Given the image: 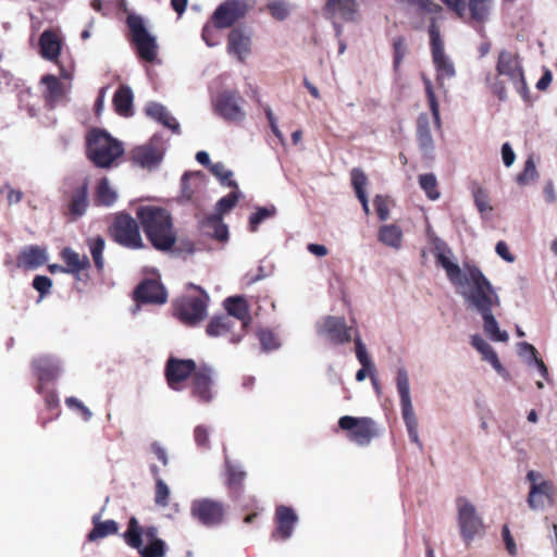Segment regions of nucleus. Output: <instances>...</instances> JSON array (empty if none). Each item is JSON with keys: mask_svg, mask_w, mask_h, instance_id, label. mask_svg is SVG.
Returning a JSON list of instances; mask_svg holds the SVG:
<instances>
[{"mask_svg": "<svg viewBox=\"0 0 557 557\" xmlns=\"http://www.w3.org/2000/svg\"><path fill=\"white\" fill-rule=\"evenodd\" d=\"M259 338H260L262 348L265 351L276 349L281 345L278 337L270 330L260 331Z\"/></svg>", "mask_w": 557, "mask_h": 557, "instance_id": "56", "label": "nucleus"}, {"mask_svg": "<svg viewBox=\"0 0 557 557\" xmlns=\"http://www.w3.org/2000/svg\"><path fill=\"white\" fill-rule=\"evenodd\" d=\"M472 197L474 205L481 215H485L486 213H491L493 211V206L491 205L488 194L483 187H473Z\"/></svg>", "mask_w": 557, "mask_h": 557, "instance_id": "47", "label": "nucleus"}, {"mask_svg": "<svg viewBox=\"0 0 557 557\" xmlns=\"http://www.w3.org/2000/svg\"><path fill=\"white\" fill-rule=\"evenodd\" d=\"M276 531L275 536L282 540L288 539L298 521V517L294 509L287 506H278L275 513Z\"/></svg>", "mask_w": 557, "mask_h": 557, "instance_id": "27", "label": "nucleus"}, {"mask_svg": "<svg viewBox=\"0 0 557 557\" xmlns=\"http://www.w3.org/2000/svg\"><path fill=\"white\" fill-rule=\"evenodd\" d=\"M355 345H356V357L363 368H374V364L371 360V357L367 350L366 345L361 341L360 337L355 338Z\"/></svg>", "mask_w": 557, "mask_h": 557, "instance_id": "55", "label": "nucleus"}, {"mask_svg": "<svg viewBox=\"0 0 557 557\" xmlns=\"http://www.w3.org/2000/svg\"><path fill=\"white\" fill-rule=\"evenodd\" d=\"M34 364L40 382L55 379L61 370L58 360L49 356L39 357L35 360Z\"/></svg>", "mask_w": 557, "mask_h": 557, "instance_id": "33", "label": "nucleus"}, {"mask_svg": "<svg viewBox=\"0 0 557 557\" xmlns=\"http://www.w3.org/2000/svg\"><path fill=\"white\" fill-rule=\"evenodd\" d=\"M377 240L393 250H400L404 244L403 228L395 223L383 224L377 230Z\"/></svg>", "mask_w": 557, "mask_h": 557, "instance_id": "29", "label": "nucleus"}, {"mask_svg": "<svg viewBox=\"0 0 557 557\" xmlns=\"http://www.w3.org/2000/svg\"><path fill=\"white\" fill-rule=\"evenodd\" d=\"M242 197V193L238 187L234 188V190L227 196L221 198L215 206V213L213 215H219L222 218L225 213L230 212L236 205V202Z\"/></svg>", "mask_w": 557, "mask_h": 557, "instance_id": "48", "label": "nucleus"}, {"mask_svg": "<svg viewBox=\"0 0 557 557\" xmlns=\"http://www.w3.org/2000/svg\"><path fill=\"white\" fill-rule=\"evenodd\" d=\"M88 185L84 183L74 194L71 202V211L73 214L82 215L88 205L87 200Z\"/></svg>", "mask_w": 557, "mask_h": 557, "instance_id": "49", "label": "nucleus"}, {"mask_svg": "<svg viewBox=\"0 0 557 557\" xmlns=\"http://www.w3.org/2000/svg\"><path fill=\"white\" fill-rule=\"evenodd\" d=\"M248 10L247 0H225L215 9L211 21L216 28H228L244 18Z\"/></svg>", "mask_w": 557, "mask_h": 557, "instance_id": "12", "label": "nucleus"}, {"mask_svg": "<svg viewBox=\"0 0 557 557\" xmlns=\"http://www.w3.org/2000/svg\"><path fill=\"white\" fill-rule=\"evenodd\" d=\"M433 255L436 263L444 269L447 280L455 287L457 294L463 298L466 305L481 313L486 336L493 342L506 343L509 335L499 329L498 322L492 313V308L500 304L499 296L480 268L471 262H463L462 265H459L453 251L441 242L435 244Z\"/></svg>", "mask_w": 557, "mask_h": 557, "instance_id": "1", "label": "nucleus"}, {"mask_svg": "<svg viewBox=\"0 0 557 557\" xmlns=\"http://www.w3.org/2000/svg\"><path fill=\"white\" fill-rule=\"evenodd\" d=\"M208 295L187 296L175 305L177 317L187 324H195L207 315Z\"/></svg>", "mask_w": 557, "mask_h": 557, "instance_id": "14", "label": "nucleus"}, {"mask_svg": "<svg viewBox=\"0 0 557 557\" xmlns=\"http://www.w3.org/2000/svg\"><path fill=\"white\" fill-rule=\"evenodd\" d=\"M202 227L205 232L212 237L224 242L228 238V230L225 223H223L222 218L219 215H210L208 216L203 223Z\"/></svg>", "mask_w": 557, "mask_h": 557, "instance_id": "37", "label": "nucleus"}, {"mask_svg": "<svg viewBox=\"0 0 557 557\" xmlns=\"http://www.w3.org/2000/svg\"><path fill=\"white\" fill-rule=\"evenodd\" d=\"M124 153L123 145L103 129L87 135V156L98 168H110Z\"/></svg>", "mask_w": 557, "mask_h": 557, "instance_id": "4", "label": "nucleus"}, {"mask_svg": "<svg viewBox=\"0 0 557 557\" xmlns=\"http://www.w3.org/2000/svg\"><path fill=\"white\" fill-rule=\"evenodd\" d=\"M268 9H269L271 15L278 21L285 20L289 15V12H290L289 5L286 2L281 1V0L271 1L268 4Z\"/></svg>", "mask_w": 557, "mask_h": 557, "instance_id": "53", "label": "nucleus"}, {"mask_svg": "<svg viewBox=\"0 0 557 557\" xmlns=\"http://www.w3.org/2000/svg\"><path fill=\"white\" fill-rule=\"evenodd\" d=\"M196 371V364L191 359L170 358L165 369L169 386L175 391L182 389L185 380Z\"/></svg>", "mask_w": 557, "mask_h": 557, "instance_id": "17", "label": "nucleus"}, {"mask_svg": "<svg viewBox=\"0 0 557 557\" xmlns=\"http://www.w3.org/2000/svg\"><path fill=\"white\" fill-rule=\"evenodd\" d=\"M117 530V523L114 520L100 521L98 517H95L94 529L88 534V539L89 541H96L110 534H114Z\"/></svg>", "mask_w": 557, "mask_h": 557, "instance_id": "42", "label": "nucleus"}, {"mask_svg": "<svg viewBox=\"0 0 557 557\" xmlns=\"http://www.w3.org/2000/svg\"><path fill=\"white\" fill-rule=\"evenodd\" d=\"M206 332L210 337H225L232 343L239 342L244 335L234 320L225 314L212 318Z\"/></svg>", "mask_w": 557, "mask_h": 557, "instance_id": "19", "label": "nucleus"}, {"mask_svg": "<svg viewBox=\"0 0 557 557\" xmlns=\"http://www.w3.org/2000/svg\"><path fill=\"white\" fill-rule=\"evenodd\" d=\"M529 483L527 504L533 511H543L555 503V486L553 481L536 470H529L525 474Z\"/></svg>", "mask_w": 557, "mask_h": 557, "instance_id": "6", "label": "nucleus"}, {"mask_svg": "<svg viewBox=\"0 0 557 557\" xmlns=\"http://www.w3.org/2000/svg\"><path fill=\"white\" fill-rule=\"evenodd\" d=\"M495 251L499 258L508 263H513L516 261V257L511 253L509 246L504 240H499L496 244Z\"/></svg>", "mask_w": 557, "mask_h": 557, "instance_id": "63", "label": "nucleus"}, {"mask_svg": "<svg viewBox=\"0 0 557 557\" xmlns=\"http://www.w3.org/2000/svg\"><path fill=\"white\" fill-rule=\"evenodd\" d=\"M401 416L406 424L410 440L413 443H416L419 447H421V442L418 433V421L416 418L414 410L404 411L401 412Z\"/></svg>", "mask_w": 557, "mask_h": 557, "instance_id": "50", "label": "nucleus"}, {"mask_svg": "<svg viewBox=\"0 0 557 557\" xmlns=\"http://www.w3.org/2000/svg\"><path fill=\"white\" fill-rule=\"evenodd\" d=\"M451 11H454L460 18L468 17V8L466 0H442Z\"/></svg>", "mask_w": 557, "mask_h": 557, "instance_id": "60", "label": "nucleus"}, {"mask_svg": "<svg viewBox=\"0 0 557 557\" xmlns=\"http://www.w3.org/2000/svg\"><path fill=\"white\" fill-rule=\"evenodd\" d=\"M317 334L333 345H344L351 341V327L344 317L324 315L315 323Z\"/></svg>", "mask_w": 557, "mask_h": 557, "instance_id": "11", "label": "nucleus"}, {"mask_svg": "<svg viewBox=\"0 0 557 557\" xmlns=\"http://www.w3.org/2000/svg\"><path fill=\"white\" fill-rule=\"evenodd\" d=\"M496 71L498 76L504 79L492 83L490 86L499 100L505 101L508 99L505 82L512 86L523 101L530 100V91L525 82L523 67L516 53L507 50L502 51L498 55Z\"/></svg>", "mask_w": 557, "mask_h": 557, "instance_id": "3", "label": "nucleus"}, {"mask_svg": "<svg viewBox=\"0 0 557 557\" xmlns=\"http://www.w3.org/2000/svg\"><path fill=\"white\" fill-rule=\"evenodd\" d=\"M194 440L198 447L208 449L210 447V430L205 425L196 426Z\"/></svg>", "mask_w": 557, "mask_h": 557, "instance_id": "57", "label": "nucleus"}, {"mask_svg": "<svg viewBox=\"0 0 557 557\" xmlns=\"http://www.w3.org/2000/svg\"><path fill=\"white\" fill-rule=\"evenodd\" d=\"M240 97L235 91H223L214 101L215 111L226 120L239 121L244 112L239 107Z\"/></svg>", "mask_w": 557, "mask_h": 557, "instance_id": "22", "label": "nucleus"}, {"mask_svg": "<svg viewBox=\"0 0 557 557\" xmlns=\"http://www.w3.org/2000/svg\"><path fill=\"white\" fill-rule=\"evenodd\" d=\"M65 404L70 408L78 409L82 412L83 419L85 421H89L91 419V417H92L91 411L77 398L69 397V398H66Z\"/></svg>", "mask_w": 557, "mask_h": 557, "instance_id": "64", "label": "nucleus"}, {"mask_svg": "<svg viewBox=\"0 0 557 557\" xmlns=\"http://www.w3.org/2000/svg\"><path fill=\"white\" fill-rule=\"evenodd\" d=\"M133 91L129 87L122 86L114 95L113 103L120 115L128 116L133 111Z\"/></svg>", "mask_w": 557, "mask_h": 557, "instance_id": "35", "label": "nucleus"}, {"mask_svg": "<svg viewBox=\"0 0 557 557\" xmlns=\"http://www.w3.org/2000/svg\"><path fill=\"white\" fill-rule=\"evenodd\" d=\"M471 346L480 354L481 360L491 364L494 371L502 377L508 380L509 373L502 364L497 352L481 335L473 334L470 337Z\"/></svg>", "mask_w": 557, "mask_h": 557, "instance_id": "21", "label": "nucleus"}, {"mask_svg": "<svg viewBox=\"0 0 557 557\" xmlns=\"http://www.w3.org/2000/svg\"><path fill=\"white\" fill-rule=\"evenodd\" d=\"M48 261L46 249L38 246L25 248L18 256L17 264L25 269H36Z\"/></svg>", "mask_w": 557, "mask_h": 557, "instance_id": "32", "label": "nucleus"}, {"mask_svg": "<svg viewBox=\"0 0 557 557\" xmlns=\"http://www.w3.org/2000/svg\"><path fill=\"white\" fill-rule=\"evenodd\" d=\"M40 55L49 61H55L61 52V39L53 30H45L39 38Z\"/></svg>", "mask_w": 557, "mask_h": 557, "instance_id": "30", "label": "nucleus"}, {"mask_svg": "<svg viewBox=\"0 0 557 557\" xmlns=\"http://www.w3.org/2000/svg\"><path fill=\"white\" fill-rule=\"evenodd\" d=\"M374 207L376 214L381 221H386L391 218V207L393 200L387 196L377 195L374 198Z\"/></svg>", "mask_w": 557, "mask_h": 557, "instance_id": "51", "label": "nucleus"}, {"mask_svg": "<svg viewBox=\"0 0 557 557\" xmlns=\"http://www.w3.org/2000/svg\"><path fill=\"white\" fill-rule=\"evenodd\" d=\"M136 298L144 302L164 304L166 301V292L157 281L149 280L140 284L136 292Z\"/></svg>", "mask_w": 557, "mask_h": 557, "instance_id": "28", "label": "nucleus"}, {"mask_svg": "<svg viewBox=\"0 0 557 557\" xmlns=\"http://www.w3.org/2000/svg\"><path fill=\"white\" fill-rule=\"evenodd\" d=\"M422 81L425 88L426 98L429 101V106L434 119V122L437 127L441 126V116H440V104L436 100L435 91L433 88V84L429 77H426L424 74H422Z\"/></svg>", "mask_w": 557, "mask_h": 557, "instance_id": "45", "label": "nucleus"}, {"mask_svg": "<svg viewBox=\"0 0 557 557\" xmlns=\"http://www.w3.org/2000/svg\"><path fill=\"white\" fill-rule=\"evenodd\" d=\"M421 189L425 193L426 197L435 201L440 199L441 193L437 189V178L433 173L421 174L418 177Z\"/></svg>", "mask_w": 557, "mask_h": 557, "instance_id": "43", "label": "nucleus"}, {"mask_svg": "<svg viewBox=\"0 0 557 557\" xmlns=\"http://www.w3.org/2000/svg\"><path fill=\"white\" fill-rule=\"evenodd\" d=\"M191 393L199 401L208 403L214 396L213 371L208 368H199L193 375Z\"/></svg>", "mask_w": 557, "mask_h": 557, "instance_id": "20", "label": "nucleus"}, {"mask_svg": "<svg viewBox=\"0 0 557 557\" xmlns=\"http://www.w3.org/2000/svg\"><path fill=\"white\" fill-rule=\"evenodd\" d=\"M62 259L66 263V270H64L65 273H79L89 264V260L86 256H79L71 248H64L62 250Z\"/></svg>", "mask_w": 557, "mask_h": 557, "instance_id": "36", "label": "nucleus"}, {"mask_svg": "<svg viewBox=\"0 0 557 557\" xmlns=\"http://www.w3.org/2000/svg\"><path fill=\"white\" fill-rule=\"evenodd\" d=\"M42 95L47 102L54 106L61 102L70 90V86L65 85L54 75H45L40 81Z\"/></svg>", "mask_w": 557, "mask_h": 557, "instance_id": "24", "label": "nucleus"}, {"mask_svg": "<svg viewBox=\"0 0 557 557\" xmlns=\"http://www.w3.org/2000/svg\"><path fill=\"white\" fill-rule=\"evenodd\" d=\"M191 516L200 523L211 527L219 524L224 517L223 505L210 498L195 499L190 506Z\"/></svg>", "mask_w": 557, "mask_h": 557, "instance_id": "16", "label": "nucleus"}, {"mask_svg": "<svg viewBox=\"0 0 557 557\" xmlns=\"http://www.w3.org/2000/svg\"><path fill=\"white\" fill-rule=\"evenodd\" d=\"M357 11L356 0H327L324 7L325 15L339 22L355 21Z\"/></svg>", "mask_w": 557, "mask_h": 557, "instance_id": "23", "label": "nucleus"}, {"mask_svg": "<svg viewBox=\"0 0 557 557\" xmlns=\"http://www.w3.org/2000/svg\"><path fill=\"white\" fill-rule=\"evenodd\" d=\"M157 534L156 527L143 530L137 519L133 517L123 537L128 546L138 549L141 557H164L165 543Z\"/></svg>", "mask_w": 557, "mask_h": 557, "instance_id": "5", "label": "nucleus"}, {"mask_svg": "<svg viewBox=\"0 0 557 557\" xmlns=\"http://www.w3.org/2000/svg\"><path fill=\"white\" fill-rule=\"evenodd\" d=\"M127 25L139 57L147 62H153L158 55L157 37L148 30L138 15H128Z\"/></svg>", "mask_w": 557, "mask_h": 557, "instance_id": "9", "label": "nucleus"}, {"mask_svg": "<svg viewBox=\"0 0 557 557\" xmlns=\"http://www.w3.org/2000/svg\"><path fill=\"white\" fill-rule=\"evenodd\" d=\"M517 351L520 359L530 370L536 371L542 379L548 380L547 367L543 360L539 358V352L533 345L521 342L517 345Z\"/></svg>", "mask_w": 557, "mask_h": 557, "instance_id": "25", "label": "nucleus"}, {"mask_svg": "<svg viewBox=\"0 0 557 557\" xmlns=\"http://www.w3.org/2000/svg\"><path fill=\"white\" fill-rule=\"evenodd\" d=\"M226 471H227V483L235 485L240 483L245 478V472L239 469L236 465L226 459Z\"/></svg>", "mask_w": 557, "mask_h": 557, "instance_id": "59", "label": "nucleus"}, {"mask_svg": "<svg viewBox=\"0 0 557 557\" xmlns=\"http://www.w3.org/2000/svg\"><path fill=\"white\" fill-rule=\"evenodd\" d=\"M493 0H469L468 16L478 22H483L487 18Z\"/></svg>", "mask_w": 557, "mask_h": 557, "instance_id": "41", "label": "nucleus"}, {"mask_svg": "<svg viewBox=\"0 0 557 557\" xmlns=\"http://www.w3.org/2000/svg\"><path fill=\"white\" fill-rule=\"evenodd\" d=\"M164 150L161 138L153 137L149 143L133 150V159L140 166L152 169L161 162Z\"/></svg>", "mask_w": 557, "mask_h": 557, "instance_id": "18", "label": "nucleus"}, {"mask_svg": "<svg viewBox=\"0 0 557 557\" xmlns=\"http://www.w3.org/2000/svg\"><path fill=\"white\" fill-rule=\"evenodd\" d=\"M351 184L357 196L364 195L368 178L360 169H352L350 173Z\"/></svg>", "mask_w": 557, "mask_h": 557, "instance_id": "54", "label": "nucleus"}, {"mask_svg": "<svg viewBox=\"0 0 557 557\" xmlns=\"http://www.w3.org/2000/svg\"><path fill=\"white\" fill-rule=\"evenodd\" d=\"M457 527L463 542L469 545L484 529L483 520L479 516L475 506L466 497H459L456 502Z\"/></svg>", "mask_w": 557, "mask_h": 557, "instance_id": "8", "label": "nucleus"}, {"mask_svg": "<svg viewBox=\"0 0 557 557\" xmlns=\"http://www.w3.org/2000/svg\"><path fill=\"white\" fill-rule=\"evenodd\" d=\"M227 52L239 62H245L252 52V30L247 26L233 28L227 37Z\"/></svg>", "mask_w": 557, "mask_h": 557, "instance_id": "15", "label": "nucleus"}, {"mask_svg": "<svg viewBox=\"0 0 557 557\" xmlns=\"http://www.w3.org/2000/svg\"><path fill=\"white\" fill-rule=\"evenodd\" d=\"M224 308L227 311L225 315L231 317L240 329L245 332L250 322L248 306L243 297H230L224 301Z\"/></svg>", "mask_w": 557, "mask_h": 557, "instance_id": "26", "label": "nucleus"}, {"mask_svg": "<svg viewBox=\"0 0 557 557\" xmlns=\"http://www.w3.org/2000/svg\"><path fill=\"white\" fill-rule=\"evenodd\" d=\"M210 172L219 180L223 186L237 188L236 181L233 180V172L228 170L223 162L211 164Z\"/></svg>", "mask_w": 557, "mask_h": 557, "instance_id": "46", "label": "nucleus"}, {"mask_svg": "<svg viewBox=\"0 0 557 557\" xmlns=\"http://www.w3.org/2000/svg\"><path fill=\"white\" fill-rule=\"evenodd\" d=\"M114 239L128 248H141L143 239L139 233L137 222L127 214H119L112 226Z\"/></svg>", "mask_w": 557, "mask_h": 557, "instance_id": "13", "label": "nucleus"}, {"mask_svg": "<svg viewBox=\"0 0 557 557\" xmlns=\"http://www.w3.org/2000/svg\"><path fill=\"white\" fill-rule=\"evenodd\" d=\"M90 253L98 269L103 268L102 252L104 249V240L101 237L91 238L88 242Z\"/></svg>", "mask_w": 557, "mask_h": 557, "instance_id": "52", "label": "nucleus"}, {"mask_svg": "<svg viewBox=\"0 0 557 557\" xmlns=\"http://www.w3.org/2000/svg\"><path fill=\"white\" fill-rule=\"evenodd\" d=\"M431 40L432 62L436 72V82L440 88H445L444 83L456 75L455 64L445 52L444 42L441 38L440 27L433 21L429 27Z\"/></svg>", "mask_w": 557, "mask_h": 557, "instance_id": "7", "label": "nucleus"}, {"mask_svg": "<svg viewBox=\"0 0 557 557\" xmlns=\"http://www.w3.org/2000/svg\"><path fill=\"white\" fill-rule=\"evenodd\" d=\"M418 140L420 148L424 152H432L434 149V140L429 127V117L426 114H421L418 120Z\"/></svg>", "mask_w": 557, "mask_h": 557, "instance_id": "39", "label": "nucleus"}, {"mask_svg": "<svg viewBox=\"0 0 557 557\" xmlns=\"http://www.w3.org/2000/svg\"><path fill=\"white\" fill-rule=\"evenodd\" d=\"M34 288L40 293L41 298L50 293L52 282L48 276L38 275L33 281Z\"/></svg>", "mask_w": 557, "mask_h": 557, "instance_id": "61", "label": "nucleus"}, {"mask_svg": "<svg viewBox=\"0 0 557 557\" xmlns=\"http://www.w3.org/2000/svg\"><path fill=\"white\" fill-rule=\"evenodd\" d=\"M540 177L536 162L533 156H529L524 161L523 170L516 176V183L525 187L537 182Z\"/></svg>", "mask_w": 557, "mask_h": 557, "instance_id": "38", "label": "nucleus"}, {"mask_svg": "<svg viewBox=\"0 0 557 557\" xmlns=\"http://www.w3.org/2000/svg\"><path fill=\"white\" fill-rule=\"evenodd\" d=\"M146 113L151 119L158 121L165 127L171 128L174 132H177L180 128V124L175 117H173L166 108L158 102H150L146 107Z\"/></svg>", "mask_w": 557, "mask_h": 557, "instance_id": "34", "label": "nucleus"}, {"mask_svg": "<svg viewBox=\"0 0 557 557\" xmlns=\"http://www.w3.org/2000/svg\"><path fill=\"white\" fill-rule=\"evenodd\" d=\"M170 488L161 479L157 480L156 485V504L161 507L169 505Z\"/></svg>", "mask_w": 557, "mask_h": 557, "instance_id": "58", "label": "nucleus"}, {"mask_svg": "<svg viewBox=\"0 0 557 557\" xmlns=\"http://www.w3.org/2000/svg\"><path fill=\"white\" fill-rule=\"evenodd\" d=\"M396 388L399 395L401 412L414 410L411 400L409 374L404 367L397 369Z\"/></svg>", "mask_w": 557, "mask_h": 557, "instance_id": "31", "label": "nucleus"}, {"mask_svg": "<svg viewBox=\"0 0 557 557\" xmlns=\"http://www.w3.org/2000/svg\"><path fill=\"white\" fill-rule=\"evenodd\" d=\"M136 215L154 248L159 250L172 248L176 237L171 215L166 210L154 206H143L137 209Z\"/></svg>", "mask_w": 557, "mask_h": 557, "instance_id": "2", "label": "nucleus"}, {"mask_svg": "<svg viewBox=\"0 0 557 557\" xmlns=\"http://www.w3.org/2000/svg\"><path fill=\"white\" fill-rule=\"evenodd\" d=\"M338 426L347 432V438L359 446H367L377 436L376 424L368 417L344 416Z\"/></svg>", "mask_w": 557, "mask_h": 557, "instance_id": "10", "label": "nucleus"}, {"mask_svg": "<svg viewBox=\"0 0 557 557\" xmlns=\"http://www.w3.org/2000/svg\"><path fill=\"white\" fill-rule=\"evenodd\" d=\"M265 115L269 121L272 133L280 140V143L284 145L285 137H284L283 133L281 132V129L278 128L277 119L274 115V113L270 107L265 108Z\"/></svg>", "mask_w": 557, "mask_h": 557, "instance_id": "62", "label": "nucleus"}, {"mask_svg": "<svg viewBox=\"0 0 557 557\" xmlns=\"http://www.w3.org/2000/svg\"><path fill=\"white\" fill-rule=\"evenodd\" d=\"M96 197L99 205L110 207L116 201L117 193L109 180L104 177L97 186Z\"/></svg>", "mask_w": 557, "mask_h": 557, "instance_id": "40", "label": "nucleus"}, {"mask_svg": "<svg viewBox=\"0 0 557 557\" xmlns=\"http://www.w3.org/2000/svg\"><path fill=\"white\" fill-rule=\"evenodd\" d=\"M276 214L275 206L258 207L249 218V230L257 232L259 225L265 220L273 218Z\"/></svg>", "mask_w": 557, "mask_h": 557, "instance_id": "44", "label": "nucleus"}]
</instances>
